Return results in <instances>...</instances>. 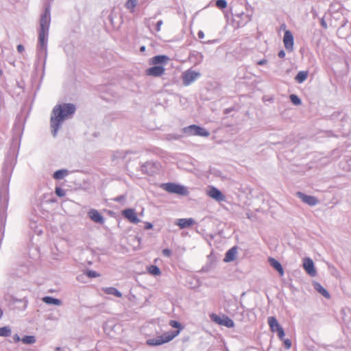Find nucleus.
<instances>
[{
    "mask_svg": "<svg viewBox=\"0 0 351 351\" xmlns=\"http://www.w3.org/2000/svg\"><path fill=\"white\" fill-rule=\"evenodd\" d=\"M75 106L71 104H64L56 106L51 113L50 119L52 134L55 136L62 121L70 114L74 113Z\"/></svg>",
    "mask_w": 351,
    "mask_h": 351,
    "instance_id": "obj_1",
    "label": "nucleus"
},
{
    "mask_svg": "<svg viewBox=\"0 0 351 351\" xmlns=\"http://www.w3.org/2000/svg\"><path fill=\"white\" fill-rule=\"evenodd\" d=\"M169 325L172 328H178V330L173 332H165V334L158 336L156 338L149 339L147 340V344L150 346H160L165 343H168L176 336H178L183 328L182 324L176 320H170Z\"/></svg>",
    "mask_w": 351,
    "mask_h": 351,
    "instance_id": "obj_2",
    "label": "nucleus"
},
{
    "mask_svg": "<svg viewBox=\"0 0 351 351\" xmlns=\"http://www.w3.org/2000/svg\"><path fill=\"white\" fill-rule=\"evenodd\" d=\"M169 60V58L165 55L154 56L149 60V64L154 65V66L146 69L145 74L155 77H161L165 72V69L162 65L166 64Z\"/></svg>",
    "mask_w": 351,
    "mask_h": 351,
    "instance_id": "obj_3",
    "label": "nucleus"
},
{
    "mask_svg": "<svg viewBox=\"0 0 351 351\" xmlns=\"http://www.w3.org/2000/svg\"><path fill=\"white\" fill-rule=\"evenodd\" d=\"M183 132L189 136L208 137L210 133L204 128L197 125H191L183 128Z\"/></svg>",
    "mask_w": 351,
    "mask_h": 351,
    "instance_id": "obj_4",
    "label": "nucleus"
},
{
    "mask_svg": "<svg viewBox=\"0 0 351 351\" xmlns=\"http://www.w3.org/2000/svg\"><path fill=\"white\" fill-rule=\"evenodd\" d=\"M210 317L213 322L219 325L224 326L228 328H233L234 326V322L227 315H223L222 316H219L215 313H212Z\"/></svg>",
    "mask_w": 351,
    "mask_h": 351,
    "instance_id": "obj_5",
    "label": "nucleus"
},
{
    "mask_svg": "<svg viewBox=\"0 0 351 351\" xmlns=\"http://www.w3.org/2000/svg\"><path fill=\"white\" fill-rule=\"evenodd\" d=\"M162 187L166 191L171 193H176L182 195H187L188 193V191L184 186L174 183H166L162 184Z\"/></svg>",
    "mask_w": 351,
    "mask_h": 351,
    "instance_id": "obj_6",
    "label": "nucleus"
},
{
    "mask_svg": "<svg viewBox=\"0 0 351 351\" xmlns=\"http://www.w3.org/2000/svg\"><path fill=\"white\" fill-rule=\"evenodd\" d=\"M267 322L271 332L278 333L280 339H283L285 332L282 327L279 324L275 317L271 316L268 317Z\"/></svg>",
    "mask_w": 351,
    "mask_h": 351,
    "instance_id": "obj_7",
    "label": "nucleus"
},
{
    "mask_svg": "<svg viewBox=\"0 0 351 351\" xmlns=\"http://www.w3.org/2000/svg\"><path fill=\"white\" fill-rule=\"evenodd\" d=\"M199 77L200 73L199 72L189 69L182 73V78L184 84L185 86H189Z\"/></svg>",
    "mask_w": 351,
    "mask_h": 351,
    "instance_id": "obj_8",
    "label": "nucleus"
},
{
    "mask_svg": "<svg viewBox=\"0 0 351 351\" xmlns=\"http://www.w3.org/2000/svg\"><path fill=\"white\" fill-rule=\"evenodd\" d=\"M283 43L287 51H292L293 50V36L289 30H286L285 32Z\"/></svg>",
    "mask_w": 351,
    "mask_h": 351,
    "instance_id": "obj_9",
    "label": "nucleus"
},
{
    "mask_svg": "<svg viewBox=\"0 0 351 351\" xmlns=\"http://www.w3.org/2000/svg\"><path fill=\"white\" fill-rule=\"evenodd\" d=\"M122 215L132 223H138L140 221L137 214L132 208H127L123 210L122 211Z\"/></svg>",
    "mask_w": 351,
    "mask_h": 351,
    "instance_id": "obj_10",
    "label": "nucleus"
},
{
    "mask_svg": "<svg viewBox=\"0 0 351 351\" xmlns=\"http://www.w3.org/2000/svg\"><path fill=\"white\" fill-rule=\"evenodd\" d=\"M303 267L310 276H315L316 275L313 261L310 258H305L303 260Z\"/></svg>",
    "mask_w": 351,
    "mask_h": 351,
    "instance_id": "obj_11",
    "label": "nucleus"
},
{
    "mask_svg": "<svg viewBox=\"0 0 351 351\" xmlns=\"http://www.w3.org/2000/svg\"><path fill=\"white\" fill-rule=\"evenodd\" d=\"M207 195L218 202L223 201L225 199V196L222 193L214 186L209 187V190L207 191Z\"/></svg>",
    "mask_w": 351,
    "mask_h": 351,
    "instance_id": "obj_12",
    "label": "nucleus"
},
{
    "mask_svg": "<svg viewBox=\"0 0 351 351\" xmlns=\"http://www.w3.org/2000/svg\"><path fill=\"white\" fill-rule=\"evenodd\" d=\"M297 196L300 197L302 202L307 204L309 206H315L318 203V200L316 197L311 195H307L302 192H298Z\"/></svg>",
    "mask_w": 351,
    "mask_h": 351,
    "instance_id": "obj_13",
    "label": "nucleus"
},
{
    "mask_svg": "<svg viewBox=\"0 0 351 351\" xmlns=\"http://www.w3.org/2000/svg\"><path fill=\"white\" fill-rule=\"evenodd\" d=\"M50 23V14L49 10L47 9L44 14L41 16L40 24V30H49Z\"/></svg>",
    "mask_w": 351,
    "mask_h": 351,
    "instance_id": "obj_14",
    "label": "nucleus"
},
{
    "mask_svg": "<svg viewBox=\"0 0 351 351\" xmlns=\"http://www.w3.org/2000/svg\"><path fill=\"white\" fill-rule=\"evenodd\" d=\"M176 224L180 227V229L191 227L195 224V221L192 218H182L176 221Z\"/></svg>",
    "mask_w": 351,
    "mask_h": 351,
    "instance_id": "obj_15",
    "label": "nucleus"
},
{
    "mask_svg": "<svg viewBox=\"0 0 351 351\" xmlns=\"http://www.w3.org/2000/svg\"><path fill=\"white\" fill-rule=\"evenodd\" d=\"M88 217L90 219L98 223H104V219L101 215L95 209H90L88 211Z\"/></svg>",
    "mask_w": 351,
    "mask_h": 351,
    "instance_id": "obj_16",
    "label": "nucleus"
},
{
    "mask_svg": "<svg viewBox=\"0 0 351 351\" xmlns=\"http://www.w3.org/2000/svg\"><path fill=\"white\" fill-rule=\"evenodd\" d=\"M237 254V247L234 246L232 248H230L228 252L226 253L225 257L223 258V261L226 263H229L231 261H233L236 259Z\"/></svg>",
    "mask_w": 351,
    "mask_h": 351,
    "instance_id": "obj_17",
    "label": "nucleus"
},
{
    "mask_svg": "<svg viewBox=\"0 0 351 351\" xmlns=\"http://www.w3.org/2000/svg\"><path fill=\"white\" fill-rule=\"evenodd\" d=\"M269 264L279 273L280 276L284 275V270L281 265V264L275 258H269Z\"/></svg>",
    "mask_w": 351,
    "mask_h": 351,
    "instance_id": "obj_18",
    "label": "nucleus"
},
{
    "mask_svg": "<svg viewBox=\"0 0 351 351\" xmlns=\"http://www.w3.org/2000/svg\"><path fill=\"white\" fill-rule=\"evenodd\" d=\"M315 289L319 292L321 295H322L324 298L329 299L330 298V293L328 291L324 288L319 283L315 282L314 284Z\"/></svg>",
    "mask_w": 351,
    "mask_h": 351,
    "instance_id": "obj_19",
    "label": "nucleus"
},
{
    "mask_svg": "<svg viewBox=\"0 0 351 351\" xmlns=\"http://www.w3.org/2000/svg\"><path fill=\"white\" fill-rule=\"evenodd\" d=\"M48 34V30H40L39 32V43L42 48L46 47V39Z\"/></svg>",
    "mask_w": 351,
    "mask_h": 351,
    "instance_id": "obj_20",
    "label": "nucleus"
},
{
    "mask_svg": "<svg viewBox=\"0 0 351 351\" xmlns=\"http://www.w3.org/2000/svg\"><path fill=\"white\" fill-rule=\"evenodd\" d=\"M43 301L46 304H53V305H57V306H60L62 304V302L60 300L53 298L49 296H46V297L43 298Z\"/></svg>",
    "mask_w": 351,
    "mask_h": 351,
    "instance_id": "obj_21",
    "label": "nucleus"
},
{
    "mask_svg": "<svg viewBox=\"0 0 351 351\" xmlns=\"http://www.w3.org/2000/svg\"><path fill=\"white\" fill-rule=\"evenodd\" d=\"M308 75V71H300L295 76V80L298 83H302L307 79Z\"/></svg>",
    "mask_w": 351,
    "mask_h": 351,
    "instance_id": "obj_22",
    "label": "nucleus"
},
{
    "mask_svg": "<svg viewBox=\"0 0 351 351\" xmlns=\"http://www.w3.org/2000/svg\"><path fill=\"white\" fill-rule=\"evenodd\" d=\"M67 175H68V171L67 170H66V169H60V170L56 171L53 173V177L56 180H60V179L64 178Z\"/></svg>",
    "mask_w": 351,
    "mask_h": 351,
    "instance_id": "obj_23",
    "label": "nucleus"
},
{
    "mask_svg": "<svg viewBox=\"0 0 351 351\" xmlns=\"http://www.w3.org/2000/svg\"><path fill=\"white\" fill-rule=\"evenodd\" d=\"M104 291L107 294L114 295L118 298H121L122 296L121 293L114 287H108L104 289Z\"/></svg>",
    "mask_w": 351,
    "mask_h": 351,
    "instance_id": "obj_24",
    "label": "nucleus"
},
{
    "mask_svg": "<svg viewBox=\"0 0 351 351\" xmlns=\"http://www.w3.org/2000/svg\"><path fill=\"white\" fill-rule=\"evenodd\" d=\"M147 271L154 276H159L161 274L160 269L156 265H149L147 267Z\"/></svg>",
    "mask_w": 351,
    "mask_h": 351,
    "instance_id": "obj_25",
    "label": "nucleus"
},
{
    "mask_svg": "<svg viewBox=\"0 0 351 351\" xmlns=\"http://www.w3.org/2000/svg\"><path fill=\"white\" fill-rule=\"evenodd\" d=\"M137 5V0H128L125 3V8L130 12H134V8Z\"/></svg>",
    "mask_w": 351,
    "mask_h": 351,
    "instance_id": "obj_26",
    "label": "nucleus"
},
{
    "mask_svg": "<svg viewBox=\"0 0 351 351\" xmlns=\"http://www.w3.org/2000/svg\"><path fill=\"white\" fill-rule=\"evenodd\" d=\"M11 335V329L8 326L0 328V337H9Z\"/></svg>",
    "mask_w": 351,
    "mask_h": 351,
    "instance_id": "obj_27",
    "label": "nucleus"
},
{
    "mask_svg": "<svg viewBox=\"0 0 351 351\" xmlns=\"http://www.w3.org/2000/svg\"><path fill=\"white\" fill-rule=\"evenodd\" d=\"M21 341L25 344H33L36 342L34 336H25L21 339Z\"/></svg>",
    "mask_w": 351,
    "mask_h": 351,
    "instance_id": "obj_28",
    "label": "nucleus"
},
{
    "mask_svg": "<svg viewBox=\"0 0 351 351\" xmlns=\"http://www.w3.org/2000/svg\"><path fill=\"white\" fill-rule=\"evenodd\" d=\"M290 100L291 102L295 105H300L301 104V100L300 99L295 95H290Z\"/></svg>",
    "mask_w": 351,
    "mask_h": 351,
    "instance_id": "obj_29",
    "label": "nucleus"
},
{
    "mask_svg": "<svg viewBox=\"0 0 351 351\" xmlns=\"http://www.w3.org/2000/svg\"><path fill=\"white\" fill-rule=\"evenodd\" d=\"M216 6L219 9H224L227 7V2L225 0H217Z\"/></svg>",
    "mask_w": 351,
    "mask_h": 351,
    "instance_id": "obj_30",
    "label": "nucleus"
},
{
    "mask_svg": "<svg viewBox=\"0 0 351 351\" xmlns=\"http://www.w3.org/2000/svg\"><path fill=\"white\" fill-rule=\"evenodd\" d=\"M85 274L89 278H96V277H99L100 276L99 274L97 273L95 271H92V270L86 271Z\"/></svg>",
    "mask_w": 351,
    "mask_h": 351,
    "instance_id": "obj_31",
    "label": "nucleus"
},
{
    "mask_svg": "<svg viewBox=\"0 0 351 351\" xmlns=\"http://www.w3.org/2000/svg\"><path fill=\"white\" fill-rule=\"evenodd\" d=\"M56 194L58 196V197H64L65 195V192L63 189H62L60 187H56Z\"/></svg>",
    "mask_w": 351,
    "mask_h": 351,
    "instance_id": "obj_32",
    "label": "nucleus"
},
{
    "mask_svg": "<svg viewBox=\"0 0 351 351\" xmlns=\"http://www.w3.org/2000/svg\"><path fill=\"white\" fill-rule=\"evenodd\" d=\"M163 24V22L162 20H160L157 22V23L156 24V26H155V28H154V30L157 32H160V29H161V25Z\"/></svg>",
    "mask_w": 351,
    "mask_h": 351,
    "instance_id": "obj_33",
    "label": "nucleus"
},
{
    "mask_svg": "<svg viewBox=\"0 0 351 351\" xmlns=\"http://www.w3.org/2000/svg\"><path fill=\"white\" fill-rule=\"evenodd\" d=\"M284 343H285V348L286 349H289L291 346V341L290 339H286L284 340Z\"/></svg>",
    "mask_w": 351,
    "mask_h": 351,
    "instance_id": "obj_34",
    "label": "nucleus"
},
{
    "mask_svg": "<svg viewBox=\"0 0 351 351\" xmlns=\"http://www.w3.org/2000/svg\"><path fill=\"white\" fill-rule=\"evenodd\" d=\"M162 254L164 256L169 257L171 255V251L169 249H164Z\"/></svg>",
    "mask_w": 351,
    "mask_h": 351,
    "instance_id": "obj_35",
    "label": "nucleus"
},
{
    "mask_svg": "<svg viewBox=\"0 0 351 351\" xmlns=\"http://www.w3.org/2000/svg\"><path fill=\"white\" fill-rule=\"evenodd\" d=\"M12 339H13V340H14V341L15 343H18V342H19L20 341H21V338L19 337V336L18 335H16H16H13Z\"/></svg>",
    "mask_w": 351,
    "mask_h": 351,
    "instance_id": "obj_36",
    "label": "nucleus"
},
{
    "mask_svg": "<svg viewBox=\"0 0 351 351\" xmlns=\"http://www.w3.org/2000/svg\"><path fill=\"white\" fill-rule=\"evenodd\" d=\"M197 36L199 39H203L205 36L204 33L202 30L198 32Z\"/></svg>",
    "mask_w": 351,
    "mask_h": 351,
    "instance_id": "obj_37",
    "label": "nucleus"
},
{
    "mask_svg": "<svg viewBox=\"0 0 351 351\" xmlns=\"http://www.w3.org/2000/svg\"><path fill=\"white\" fill-rule=\"evenodd\" d=\"M17 50L19 52L22 53L24 51V47L22 45H19L17 46Z\"/></svg>",
    "mask_w": 351,
    "mask_h": 351,
    "instance_id": "obj_38",
    "label": "nucleus"
},
{
    "mask_svg": "<svg viewBox=\"0 0 351 351\" xmlns=\"http://www.w3.org/2000/svg\"><path fill=\"white\" fill-rule=\"evenodd\" d=\"M278 56L280 58H283L285 56V52L283 50H281L278 52Z\"/></svg>",
    "mask_w": 351,
    "mask_h": 351,
    "instance_id": "obj_39",
    "label": "nucleus"
},
{
    "mask_svg": "<svg viewBox=\"0 0 351 351\" xmlns=\"http://www.w3.org/2000/svg\"><path fill=\"white\" fill-rule=\"evenodd\" d=\"M266 63H267V60H261L258 62V65H263V64H265Z\"/></svg>",
    "mask_w": 351,
    "mask_h": 351,
    "instance_id": "obj_40",
    "label": "nucleus"
},
{
    "mask_svg": "<svg viewBox=\"0 0 351 351\" xmlns=\"http://www.w3.org/2000/svg\"><path fill=\"white\" fill-rule=\"evenodd\" d=\"M140 51H145V46H142L141 48H140Z\"/></svg>",
    "mask_w": 351,
    "mask_h": 351,
    "instance_id": "obj_41",
    "label": "nucleus"
},
{
    "mask_svg": "<svg viewBox=\"0 0 351 351\" xmlns=\"http://www.w3.org/2000/svg\"><path fill=\"white\" fill-rule=\"evenodd\" d=\"M121 198H122V197H117V198L116 199V200H117V201L121 200Z\"/></svg>",
    "mask_w": 351,
    "mask_h": 351,
    "instance_id": "obj_42",
    "label": "nucleus"
},
{
    "mask_svg": "<svg viewBox=\"0 0 351 351\" xmlns=\"http://www.w3.org/2000/svg\"><path fill=\"white\" fill-rule=\"evenodd\" d=\"M147 227H148L149 228H152V225L151 223H149V225H147Z\"/></svg>",
    "mask_w": 351,
    "mask_h": 351,
    "instance_id": "obj_43",
    "label": "nucleus"
},
{
    "mask_svg": "<svg viewBox=\"0 0 351 351\" xmlns=\"http://www.w3.org/2000/svg\"><path fill=\"white\" fill-rule=\"evenodd\" d=\"M2 75V71L0 69V76Z\"/></svg>",
    "mask_w": 351,
    "mask_h": 351,
    "instance_id": "obj_44",
    "label": "nucleus"
}]
</instances>
